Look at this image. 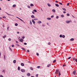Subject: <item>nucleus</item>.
Listing matches in <instances>:
<instances>
[{"label": "nucleus", "instance_id": "1", "mask_svg": "<svg viewBox=\"0 0 77 77\" xmlns=\"http://www.w3.org/2000/svg\"><path fill=\"white\" fill-rule=\"evenodd\" d=\"M21 71L22 72H25V70L24 69H21Z\"/></svg>", "mask_w": 77, "mask_h": 77}, {"label": "nucleus", "instance_id": "2", "mask_svg": "<svg viewBox=\"0 0 77 77\" xmlns=\"http://www.w3.org/2000/svg\"><path fill=\"white\" fill-rule=\"evenodd\" d=\"M75 73H76V71L75 70V71H74L73 72V74L74 75H75Z\"/></svg>", "mask_w": 77, "mask_h": 77}, {"label": "nucleus", "instance_id": "3", "mask_svg": "<svg viewBox=\"0 0 77 77\" xmlns=\"http://www.w3.org/2000/svg\"><path fill=\"white\" fill-rule=\"evenodd\" d=\"M58 72H59V70L57 69L56 71L55 74H58Z\"/></svg>", "mask_w": 77, "mask_h": 77}, {"label": "nucleus", "instance_id": "4", "mask_svg": "<svg viewBox=\"0 0 77 77\" xmlns=\"http://www.w3.org/2000/svg\"><path fill=\"white\" fill-rule=\"evenodd\" d=\"M32 22H33V24H35V21H34V20L33 19L32 20Z\"/></svg>", "mask_w": 77, "mask_h": 77}, {"label": "nucleus", "instance_id": "5", "mask_svg": "<svg viewBox=\"0 0 77 77\" xmlns=\"http://www.w3.org/2000/svg\"><path fill=\"white\" fill-rule=\"evenodd\" d=\"M21 65L22 66H24V64L23 63H21Z\"/></svg>", "mask_w": 77, "mask_h": 77}, {"label": "nucleus", "instance_id": "6", "mask_svg": "<svg viewBox=\"0 0 77 77\" xmlns=\"http://www.w3.org/2000/svg\"><path fill=\"white\" fill-rule=\"evenodd\" d=\"M7 14V15H10V16H13V17H14V16L13 15H11V14H8V13H6Z\"/></svg>", "mask_w": 77, "mask_h": 77}, {"label": "nucleus", "instance_id": "7", "mask_svg": "<svg viewBox=\"0 0 77 77\" xmlns=\"http://www.w3.org/2000/svg\"><path fill=\"white\" fill-rule=\"evenodd\" d=\"M20 42H23V40L22 38L20 39Z\"/></svg>", "mask_w": 77, "mask_h": 77}, {"label": "nucleus", "instance_id": "8", "mask_svg": "<svg viewBox=\"0 0 77 77\" xmlns=\"http://www.w3.org/2000/svg\"><path fill=\"white\" fill-rule=\"evenodd\" d=\"M38 23L39 24H41V23H42V22L41 21H38Z\"/></svg>", "mask_w": 77, "mask_h": 77}, {"label": "nucleus", "instance_id": "9", "mask_svg": "<svg viewBox=\"0 0 77 77\" xmlns=\"http://www.w3.org/2000/svg\"><path fill=\"white\" fill-rule=\"evenodd\" d=\"M31 17L32 18H35V16H34L33 15H32Z\"/></svg>", "mask_w": 77, "mask_h": 77}, {"label": "nucleus", "instance_id": "10", "mask_svg": "<svg viewBox=\"0 0 77 77\" xmlns=\"http://www.w3.org/2000/svg\"><path fill=\"white\" fill-rule=\"evenodd\" d=\"M66 23H70V21H69L67 20L66 21Z\"/></svg>", "mask_w": 77, "mask_h": 77}, {"label": "nucleus", "instance_id": "11", "mask_svg": "<svg viewBox=\"0 0 77 77\" xmlns=\"http://www.w3.org/2000/svg\"><path fill=\"white\" fill-rule=\"evenodd\" d=\"M27 76H30V73H28L27 74Z\"/></svg>", "mask_w": 77, "mask_h": 77}, {"label": "nucleus", "instance_id": "12", "mask_svg": "<svg viewBox=\"0 0 77 77\" xmlns=\"http://www.w3.org/2000/svg\"><path fill=\"white\" fill-rule=\"evenodd\" d=\"M30 69H31V70H33V69L32 67H30Z\"/></svg>", "mask_w": 77, "mask_h": 77}, {"label": "nucleus", "instance_id": "13", "mask_svg": "<svg viewBox=\"0 0 77 77\" xmlns=\"http://www.w3.org/2000/svg\"><path fill=\"white\" fill-rule=\"evenodd\" d=\"M21 49H22V50H24V51H26V49L23 48H22Z\"/></svg>", "mask_w": 77, "mask_h": 77}, {"label": "nucleus", "instance_id": "14", "mask_svg": "<svg viewBox=\"0 0 77 77\" xmlns=\"http://www.w3.org/2000/svg\"><path fill=\"white\" fill-rule=\"evenodd\" d=\"M55 6H57V7H59V5L58 4H55Z\"/></svg>", "mask_w": 77, "mask_h": 77}, {"label": "nucleus", "instance_id": "15", "mask_svg": "<svg viewBox=\"0 0 77 77\" xmlns=\"http://www.w3.org/2000/svg\"><path fill=\"white\" fill-rule=\"evenodd\" d=\"M62 9H63V11H66V9L65 8H63Z\"/></svg>", "mask_w": 77, "mask_h": 77}, {"label": "nucleus", "instance_id": "16", "mask_svg": "<svg viewBox=\"0 0 77 77\" xmlns=\"http://www.w3.org/2000/svg\"><path fill=\"white\" fill-rule=\"evenodd\" d=\"M74 40L73 38H72L70 39V41H73Z\"/></svg>", "mask_w": 77, "mask_h": 77}, {"label": "nucleus", "instance_id": "17", "mask_svg": "<svg viewBox=\"0 0 77 77\" xmlns=\"http://www.w3.org/2000/svg\"><path fill=\"white\" fill-rule=\"evenodd\" d=\"M52 12H55L56 10H55L54 9H53L52 10Z\"/></svg>", "mask_w": 77, "mask_h": 77}, {"label": "nucleus", "instance_id": "18", "mask_svg": "<svg viewBox=\"0 0 77 77\" xmlns=\"http://www.w3.org/2000/svg\"><path fill=\"white\" fill-rule=\"evenodd\" d=\"M13 63H16V60H14L13 61Z\"/></svg>", "mask_w": 77, "mask_h": 77}, {"label": "nucleus", "instance_id": "19", "mask_svg": "<svg viewBox=\"0 0 77 77\" xmlns=\"http://www.w3.org/2000/svg\"><path fill=\"white\" fill-rule=\"evenodd\" d=\"M51 66V64H49L47 66L48 67H50Z\"/></svg>", "mask_w": 77, "mask_h": 77}, {"label": "nucleus", "instance_id": "20", "mask_svg": "<svg viewBox=\"0 0 77 77\" xmlns=\"http://www.w3.org/2000/svg\"><path fill=\"white\" fill-rule=\"evenodd\" d=\"M30 6H34V5H33V4H31L30 5Z\"/></svg>", "mask_w": 77, "mask_h": 77}, {"label": "nucleus", "instance_id": "21", "mask_svg": "<svg viewBox=\"0 0 77 77\" xmlns=\"http://www.w3.org/2000/svg\"><path fill=\"white\" fill-rule=\"evenodd\" d=\"M13 8H15V7H16V5H13Z\"/></svg>", "mask_w": 77, "mask_h": 77}, {"label": "nucleus", "instance_id": "22", "mask_svg": "<svg viewBox=\"0 0 77 77\" xmlns=\"http://www.w3.org/2000/svg\"><path fill=\"white\" fill-rule=\"evenodd\" d=\"M61 75V74L60 73V72H59L58 74L59 77V76H60V75Z\"/></svg>", "mask_w": 77, "mask_h": 77}, {"label": "nucleus", "instance_id": "23", "mask_svg": "<svg viewBox=\"0 0 77 77\" xmlns=\"http://www.w3.org/2000/svg\"><path fill=\"white\" fill-rule=\"evenodd\" d=\"M19 19L20 20V21H22V22H24V21H23V20H22V19H21L20 18H19Z\"/></svg>", "mask_w": 77, "mask_h": 77}, {"label": "nucleus", "instance_id": "24", "mask_svg": "<svg viewBox=\"0 0 77 77\" xmlns=\"http://www.w3.org/2000/svg\"><path fill=\"white\" fill-rule=\"evenodd\" d=\"M62 38H65V35H62Z\"/></svg>", "mask_w": 77, "mask_h": 77}, {"label": "nucleus", "instance_id": "25", "mask_svg": "<svg viewBox=\"0 0 77 77\" xmlns=\"http://www.w3.org/2000/svg\"><path fill=\"white\" fill-rule=\"evenodd\" d=\"M56 62V60H55L53 61V63H55Z\"/></svg>", "mask_w": 77, "mask_h": 77}, {"label": "nucleus", "instance_id": "26", "mask_svg": "<svg viewBox=\"0 0 77 77\" xmlns=\"http://www.w3.org/2000/svg\"><path fill=\"white\" fill-rule=\"evenodd\" d=\"M33 11L34 12H37V11H36V10H34Z\"/></svg>", "mask_w": 77, "mask_h": 77}, {"label": "nucleus", "instance_id": "27", "mask_svg": "<svg viewBox=\"0 0 77 77\" xmlns=\"http://www.w3.org/2000/svg\"><path fill=\"white\" fill-rule=\"evenodd\" d=\"M15 26H18V23H16L15 24Z\"/></svg>", "mask_w": 77, "mask_h": 77}, {"label": "nucleus", "instance_id": "28", "mask_svg": "<svg viewBox=\"0 0 77 77\" xmlns=\"http://www.w3.org/2000/svg\"><path fill=\"white\" fill-rule=\"evenodd\" d=\"M47 19L48 20H51V18H47Z\"/></svg>", "mask_w": 77, "mask_h": 77}, {"label": "nucleus", "instance_id": "29", "mask_svg": "<svg viewBox=\"0 0 77 77\" xmlns=\"http://www.w3.org/2000/svg\"><path fill=\"white\" fill-rule=\"evenodd\" d=\"M6 35H4V36L3 37V38H6Z\"/></svg>", "mask_w": 77, "mask_h": 77}, {"label": "nucleus", "instance_id": "30", "mask_svg": "<svg viewBox=\"0 0 77 77\" xmlns=\"http://www.w3.org/2000/svg\"><path fill=\"white\" fill-rule=\"evenodd\" d=\"M18 70H20V67L19 66L18 67Z\"/></svg>", "mask_w": 77, "mask_h": 77}, {"label": "nucleus", "instance_id": "31", "mask_svg": "<svg viewBox=\"0 0 77 77\" xmlns=\"http://www.w3.org/2000/svg\"><path fill=\"white\" fill-rule=\"evenodd\" d=\"M30 24L32 25V21H31V20H30Z\"/></svg>", "mask_w": 77, "mask_h": 77}, {"label": "nucleus", "instance_id": "32", "mask_svg": "<svg viewBox=\"0 0 77 77\" xmlns=\"http://www.w3.org/2000/svg\"><path fill=\"white\" fill-rule=\"evenodd\" d=\"M48 6H51V5H50V4H48Z\"/></svg>", "mask_w": 77, "mask_h": 77}, {"label": "nucleus", "instance_id": "33", "mask_svg": "<svg viewBox=\"0 0 77 77\" xmlns=\"http://www.w3.org/2000/svg\"><path fill=\"white\" fill-rule=\"evenodd\" d=\"M61 17H64V15H61Z\"/></svg>", "mask_w": 77, "mask_h": 77}, {"label": "nucleus", "instance_id": "34", "mask_svg": "<svg viewBox=\"0 0 77 77\" xmlns=\"http://www.w3.org/2000/svg\"><path fill=\"white\" fill-rule=\"evenodd\" d=\"M75 58H72L73 60V61H74V60H75Z\"/></svg>", "mask_w": 77, "mask_h": 77}, {"label": "nucleus", "instance_id": "35", "mask_svg": "<svg viewBox=\"0 0 77 77\" xmlns=\"http://www.w3.org/2000/svg\"><path fill=\"white\" fill-rule=\"evenodd\" d=\"M60 38H62V35H60Z\"/></svg>", "mask_w": 77, "mask_h": 77}, {"label": "nucleus", "instance_id": "36", "mask_svg": "<svg viewBox=\"0 0 77 77\" xmlns=\"http://www.w3.org/2000/svg\"><path fill=\"white\" fill-rule=\"evenodd\" d=\"M69 14H68H68H67V16H69Z\"/></svg>", "mask_w": 77, "mask_h": 77}, {"label": "nucleus", "instance_id": "37", "mask_svg": "<svg viewBox=\"0 0 77 77\" xmlns=\"http://www.w3.org/2000/svg\"><path fill=\"white\" fill-rule=\"evenodd\" d=\"M48 45H50L51 44V43L50 42H49L48 43Z\"/></svg>", "mask_w": 77, "mask_h": 77}, {"label": "nucleus", "instance_id": "38", "mask_svg": "<svg viewBox=\"0 0 77 77\" xmlns=\"http://www.w3.org/2000/svg\"><path fill=\"white\" fill-rule=\"evenodd\" d=\"M8 41H11V38H9L8 39Z\"/></svg>", "mask_w": 77, "mask_h": 77}, {"label": "nucleus", "instance_id": "39", "mask_svg": "<svg viewBox=\"0 0 77 77\" xmlns=\"http://www.w3.org/2000/svg\"><path fill=\"white\" fill-rule=\"evenodd\" d=\"M9 26L7 27V29L8 30H9Z\"/></svg>", "mask_w": 77, "mask_h": 77}, {"label": "nucleus", "instance_id": "40", "mask_svg": "<svg viewBox=\"0 0 77 77\" xmlns=\"http://www.w3.org/2000/svg\"><path fill=\"white\" fill-rule=\"evenodd\" d=\"M70 58H71V57H68V59H70Z\"/></svg>", "mask_w": 77, "mask_h": 77}, {"label": "nucleus", "instance_id": "41", "mask_svg": "<svg viewBox=\"0 0 77 77\" xmlns=\"http://www.w3.org/2000/svg\"><path fill=\"white\" fill-rule=\"evenodd\" d=\"M22 38H23V39H24V38H25V37H24V36H23V37H22Z\"/></svg>", "mask_w": 77, "mask_h": 77}, {"label": "nucleus", "instance_id": "42", "mask_svg": "<svg viewBox=\"0 0 77 77\" xmlns=\"http://www.w3.org/2000/svg\"><path fill=\"white\" fill-rule=\"evenodd\" d=\"M27 7L28 8H30V6H28Z\"/></svg>", "mask_w": 77, "mask_h": 77}, {"label": "nucleus", "instance_id": "43", "mask_svg": "<svg viewBox=\"0 0 77 77\" xmlns=\"http://www.w3.org/2000/svg\"><path fill=\"white\" fill-rule=\"evenodd\" d=\"M40 68V66H38L37 67V68Z\"/></svg>", "mask_w": 77, "mask_h": 77}, {"label": "nucleus", "instance_id": "44", "mask_svg": "<svg viewBox=\"0 0 77 77\" xmlns=\"http://www.w3.org/2000/svg\"><path fill=\"white\" fill-rule=\"evenodd\" d=\"M59 4H60V5H62V3L61 2H59Z\"/></svg>", "mask_w": 77, "mask_h": 77}, {"label": "nucleus", "instance_id": "45", "mask_svg": "<svg viewBox=\"0 0 77 77\" xmlns=\"http://www.w3.org/2000/svg\"><path fill=\"white\" fill-rule=\"evenodd\" d=\"M56 18H57V19H58V18H59V16H57L56 17Z\"/></svg>", "mask_w": 77, "mask_h": 77}, {"label": "nucleus", "instance_id": "46", "mask_svg": "<svg viewBox=\"0 0 77 77\" xmlns=\"http://www.w3.org/2000/svg\"><path fill=\"white\" fill-rule=\"evenodd\" d=\"M24 45H27V43H24Z\"/></svg>", "mask_w": 77, "mask_h": 77}, {"label": "nucleus", "instance_id": "47", "mask_svg": "<svg viewBox=\"0 0 77 77\" xmlns=\"http://www.w3.org/2000/svg\"><path fill=\"white\" fill-rule=\"evenodd\" d=\"M69 3H68L67 4V6H69Z\"/></svg>", "mask_w": 77, "mask_h": 77}, {"label": "nucleus", "instance_id": "48", "mask_svg": "<svg viewBox=\"0 0 77 77\" xmlns=\"http://www.w3.org/2000/svg\"><path fill=\"white\" fill-rule=\"evenodd\" d=\"M3 18H4V19H5L6 18V17H3Z\"/></svg>", "mask_w": 77, "mask_h": 77}, {"label": "nucleus", "instance_id": "49", "mask_svg": "<svg viewBox=\"0 0 77 77\" xmlns=\"http://www.w3.org/2000/svg\"><path fill=\"white\" fill-rule=\"evenodd\" d=\"M36 54L37 56H39V54H38V53H37Z\"/></svg>", "mask_w": 77, "mask_h": 77}, {"label": "nucleus", "instance_id": "50", "mask_svg": "<svg viewBox=\"0 0 77 77\" xmlns=\"http://www.w3.org/2000/svg\"><path fill=\"white\" fill-rule=\"evenodd\" d=\"M2 72H5V70H3L2 71Z\"/></svg>", "mask_w": 77, "mask_h": 77}, {"label": "nucleus", "instance_id": "51", "mask_svg": "<svg viewBox=\"0 0 77 77\" xmlns=\"http://www.w3.org/2000/svg\"><path fill=\"white\" fill-rule=\"evenodd\" d=\"M51 17V18H53V17H54V16H52Z\"/></svg>", "mask_w": 77, "mask_h": 77}, {"label": "nucleus", "instance_id": "52", "mask_svg": "<svg viewBox=\"0 0 77 77\" xmlns=\"http://www.w3.org/2000/svg\"><path fill=\"white\" fill-rule=\"evenodd\" d=\"M10 50H11V51H12V49L10 48H9Z\"/></svg>", "mask_w": 77, "mask_h": 77}, {"label": "nucleus", "instance_id": "53", "mask_svg": "<svg viewBox=\"0 0 77 77\" xmlns=\"http://www.w3.org/2000/svg\"><path fill=\"white\" fill-rule=\"evenodd\" d=\"M63 13H64V14H66V12L65 11H64L63 12Z\"/></svg>", "mask_w": 77, "mask_h": 77}, {"label": "nucleus", "instance_id": "54", "mask_svg": "<svg viewBox=\"0 0 77 77\" xmlns=\"http://www.w3.org/2000/svg\"><path fill=\"white\" fill-rule=\"evenodd\" d=\"M75 61H76V62H77V59H75Z\"/></svg>", "mask_w": 77, "mask_h": 77}, {"label": "nucleus", "instance_id": "55", "mask_svg": "<svg viewBox=\"0 0 77 77\" xmlns=\"http://www.w3.org/2000/svg\"><path fill=\"white\" fill-rule=\"evenodd\" d=\"M32 13L33 14H35V12L34 11H32Z\"/></svg>", "mask_w": 77, "mask_h": 77}, {"label": "nucleus", "instance_id": "56", "mask_svg": "<svg viewBox=\"0 0 77 77\" xmlns=\"http://www.w3.org/2000/svg\"><path fill=\"white\" fill-rule=\"evenodd\" d=\"M36 77H38V74H36Z\"/></svg>", "mask_w": 77, "mask_h": 77}, {"label": "nucleus", "instance_id": "57", "mask_svg": "<svg viewBox=\"0 0 77 77\" xmlns=\"http://www.w3.org/2000/svg\"><path fill=\"white\" fill-rule=\"evenodd\" d=\"M16 43H17V44H18V41H16Z\"/></svg>", "mask_w": 77, "mask_h": 77}, {"label": "nucleus", "instance_id": "58", "mask_svg": "<svg viewBox=\"0 0 77 77\" xmlns=\"http://www.w3.org/2000/svg\"><path fill=\"white\" fill-rule=\"evenodd\" d=\"M34 20H38V19H34Z\"/></svg>", "mask_w": 77, "mask_h": 77}, {"label": "nucleus", "instance_id": "59", "mask_svg": "<svg viewBox=\"0 0 77 77\" xmlns=\"http://www.w3.org/2000/svg\"><path fill=\"white\" fill-rule=\"evenodd\" d=\"M17 34H19V33H20V32H17Z\"/></svg>", "mask_w": 77, "mask_h": 77}, {"label": "nucleus", "instance_id": "60", "mask_svg": "<svg viewBox=\"0 0 77 77\" xmlns=\"http://www.w3.org/2000/svg\"><path fill=\"white\" fill-rule=\"evenodd\" d=\"M66 66V65H63V66Z\"/></svg>", "mask_w": 77, "mask_h": 77}, {"label": "nucleus", "instance_id": "61", "mask_svg": "<svg viewBox=\"0 0 77 77\" xmlns=\"http://www.w3.org/2000/svg\"><path fill=\"white\" fill-rule=\"evenodd\" d=\"M42 26H43V27H44V26H45V25H44V24H43L42 25Z\"/></svg>", "mask_w": 77, "mask_h": 77}, {"label": "nucleus", "instance_id": "62", "mask_svg": "<svg viewBox=\"0 0 77 77\" xmlns=\"http://www.w3.org/2000/svg\"><path fill=\"white\" fill-rule=\"evenodd\" d=\"M27 51V52H28V53H29V50H28Z\"/></svg>", "mask_w": 77, "mask_h": 77}, {"label": "nucleus", "instance_id": "63", "mask_svg": "<svg viewBox=\"0 0 77 77\" xmlns=\"http://www.w3.org/2000/svg\"><path fill=\"white\" fill-rule=\"evenodd\" d=\"M14 47V45H12V47Z\"/></svg>", "mask_w": 77, "mask_h": 77}, {"label": "nucleus", "instance_id": "64", "mask_svg": "<svg viewBox=\"0 0 77 77\" xmlns=\"http://www.w3.org/2000/svg\"><path fill=\"white\" fill-rule=\"evenodd\" d=\"M55 2H56V3H57V2H58V1H55Z\"/></svg>", "mask_w": 77, "mask_h": 77}]
</instances>
